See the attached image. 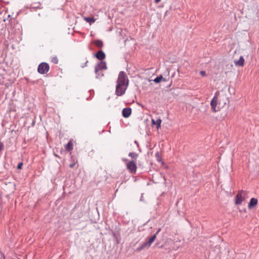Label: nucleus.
<instances>
[{
	"label": "nucleus",
	"instance_id": "f257e3e1",
	"mask_svg": "<svg viewBox=\"0 0 259 259\" xmlns=\"http://www.w3.org/2000/svg\"><path fill=\"white\" fill-rule=\"evenodd\" d=\"M129 84V80L126 73L120 71L116 80L115 94L117 96H122L127 90Z\"/></svg>",
	"mask_w": 259,
	"mask_h": 259
},
{
	"label": "nucleus",
	"instance_id": "f03ea898",
	"mask_svg": "<svg viewBox=\"0 0 259 259\" xmlns=\"http://www.w3.org/2000/svg\"><path fill=\"white\" fill-rule=\"evenodd\" d=\"M246 195V192L243 190L239 191L235 197V203L236 205H240L245 200V197Z\"/></svg>",
	"mask_w": 259,
	"mask_h": 259
},
{
	"label": "nucleus",
	"instance_id": "7ed1b4c3",
	"mask_svg": "<svg viewBox=\"0 0 259 259\" xmlns=\"http://www.w3.org/2000/svg\"><path fill=\"white\" fill-rule=\"evenodd\" d=\"M50 69L49 65L46 62H42L40 63L37 68V71L40 74H46L47 73Z\"/></svg>",
	"mask_w": 259,
	"mask_h": 259
},
{
	"label": "nucleus",
	"instance_id": "20e7f679",
	"mask_svg": "<svg viewBox=\"0 0 259 259\" xmlns=\"http://www.w3.org/2000/svg\"><path fill=\"white\" fill-rule=\"evenodd\" d=\"M107 68L105 61H101L96 64L95 66V73L99 72L103 70H106Z\"/></svg>",
	"mask_w": 259,
	"mask_h": 259
},
{
	"label": "nucleus",
	"instance_id": "39448f33",
	"mask_svg": "<svg viewBox=\"0 0 259 259\" xmlns=\"http://www.w3.org/2000/svg\"><path fill=\"white\" fill-rule=\"evenodd\" d=\"M126 168L131 174H135L137 170V164L133 160L126 163Z\"/></svg>",
	"mask_w": 259,
	"mask_h": 259
},
{
	"label": "nucleus",
	"instance_id": "423d86ee",
	"mask_svg": "<svg viewBox=\"0 0 259 259\" xmlns=\"http://www.w3.org/2000/svg\"><path fill=\"white\" fill-rule=\"evenodd\" d=\"M94 56L101 61H103L106 58L105 53L102 50H99L97 53L95 54Z\"/></svg>",
	"mask_w": 259,
	"mask_h": 259
},
{
	"label": "nucleus",
	"instance_id": "0eeeda50",
	"mask_svg": "<svg viewBox=\"0 0 259 259\" xmlns=\"http://www.w3.org/2000/svg\"><path fill=\"white\" fill-rule=\"evenodd\" d=\"M132 114V108L130 107L124 108L122 110V115L124 118H128Z\"/></svg>",
	"mask_w": 259,
	"mask_h": 259
},
{
	"label": "nucleus",
	"instance_id": "6e6552de",
	"mask_svg": "<svg viewBox=\"0 0 259 259\" xmlns=\"http://www.w3.org/2000/svg\"><path fill=\"white\" fill-rule=\"evenodd\" d=\"M258 200L256 198H251L249 202L248 203V207L249 209H251L254 207H255L257 204Z\"/></svg>",
	"mask_w": 259,
	"mask_h": 259
},
{
	"label": "nucleus",
	"instance_id": "1a4fd4ad",
	"mask_svg": "<svg viewBox=\"0 0 259 259\" xmlns=\"http://www.w3.org/2000/svg\"><path fill=\"white\" fill-rule=\"evenodd\" d=\"M160 229H158L156 232L152 235L150 238H149V240L147 241V242L148 243L149 246H151L152 243L154 242V241L155 240L156 236L158 234V233L160 232Z\"/></svg>",
	"mask_w": 259,
	"mask_h": 259
},
{
	"label": "nucleus",
	"instance_id": "9d476101",
	"mask_svg": "<svg viewBox=\"0 0 259 259\" xmlns=\"http://www.w3.org/2000/svg\"><path fill=\"white\" fill-rule=\"evenodd\" d=\"M244 59L243 56H240L238 60H235L234 63L236 66H243L244 64Z\"/></svg>",
	"mask_w": 259,
	"mask_h": 259
},
{
	"label": "nucleus",
	"instance_id": "9b49d317",
	"mask_svg": "<svg viewBox=\"0 0 259 259\" xmlns=\"http://www.w3.org/2000/svg\"><path fill=\"white\" fill-rule=\"evenodd\" d=\"M217 105V98L214 96L210 102V106H211V109L214 112L217 111V110L215 109Z\"/></svg>",
	"mask_w": 259,
	"mask_h": 259
},
{
	"label": "nucleus",
	"instance_id": "f8f14e48",
	"mask_svg": "<svg viewBox=\"0 0 259 259\" xmlns=\"http://www.w3.org/2000/svg\"><path fill=\"white\" fill-rule=\"evenodd\" d=\"M93 44L99 48H102L104 46V44L101 39H96L93 41Z\"/></svg>",
	"mask_w": 259,
	"mask_h": 259
},
{
	"label": "nucleus",
	"instance_id": "ddd939ff",
	"mask_svg": "<svg viewBox=\"0 0 259 259\" xmlns=\"http://www.w3.org/2000/svg\"><path fill=\"white\" fill-rule=\"evenodd\" d=\"M150 246H149L148 243L146 241L145 242L142 244L140 246L137 248V250L138 251H140L144 249L145 248H149Z\"/></svg>",
	"mask_w": 259,
	"mask_h": 259
},
{
	"label": "nucleus",
	"instance_id": "4468645a",
	"mask_svg": "<svg viewBox=\"0 0 259 259\" xmlns=\"http://www.w3.org/2000/svg\"><path fill=\"white\" fill-rule=\"evenodd\" d=\"M162 120L160 119H158L156 121L154 119H152V123L153 124H156V128L158 130L161 126Z\"/></svg>",
	"mask_w": 259,
	"mask_h": 259
},
{
	"label": "nucleus",
	"instance_id": "2eb2a0df",
	"mask_svg": "<svg viewBox=\"0 0 259 259\" xmlns=\"http://www.w3.org/2000/svg\"><path fill=\"white\" fill-rule=\"evenodd\" d=\"M161 80H163L164 81H166V79L163 78L162 75H160L157 77H156L154 80V82L155 83H159Z\"/></svg>",
	"mask_w": 259,
	"mask_h": 259
},
{
	"label": "nucleus",
	"instance_id": "dca6fc26",
	"mask_svg": "<svg viewBox=\"0 0 259 259\" xmlns=\"http://www.w3.org/2000/svg\"><path fill=\"white\" fill-rule=\"evenodd\" d=\"M65 149L67 151H70L73 149V144L70 141L65 146Z\"/></svg>",
	"mask_w": 259,
	"mask_h": 259
},
{
	"label": "nucleus",
	"instance_id": "f3484780",
	"mask_svg": "<svg viewBox=\"0 0 259 259\" xmlns=\"http://www.w3.org/2000/svg\"><path fill=\"white\" fill-rule=\"evenodd\" d=\"M84 20L90 24L94 23L95 22V19L94 17H85L84 18Z\"/></svg>",
	"mask_w": 259,
	"mask_h": 259
},
{
	"label": "nucleus",
	"instance_id": "a211bd4d",
	"mask_svg": "<svg viewBox=\"0 0 259 259\" xmlns=\"http://www.w3.org/2000/svg\"><path fill=\"white\" fill-rule=\"evenodd\" d=\"M128 156L132 159H136L138 156V154L136 152H130L128 154Z\"/></svg>",
	"mask_w": 259,
	"mask_h": 259
},
{
	"label": "nucleus",
	"instance_id": "6ab92c4d",
	"mask_svg": "<svg viewBox=\"0 0 259 259\" xmlns=\"http://www.w3.org/2000/svg\"><path fill=\"white\" fill-rule=\"evenodd\" d=\"M112 235L114 239H115L117 238H119L120 233H119V231H117V232H112Z\"/></svg>",
	"mask_w": 259,
	"mask_h": 259
},
{
	"label": "nucleus",
	"instance_id": "aec40b11",
	"mask_svg": "<svg viewBox=\"0 0 259 259\" xmlns=\"http://www.w3.org/2000/svg\"><path fill=\"white\" fill-rule=\"evenodd\" d=\"M95 74H96V78L100 79L104 76V74L101 71L95 73Z\"/></svg>",
	"mask_w": 259,
	"mask_h": 259
},
{
	"label": "nucleus",
	"instance_id": "412c9836",
	"mask_svg": "<svg viewBox=\"0 0 259 259\" xmlns=\"http://www.w3.org/2000/svg\"><path fill=\"white\" fill-rule=\"evenodd\" d=\"M51 62L55 64H57L58 63V59L56 56L53 57L51 59Z\"/></svg>",
	"mask_w": 259,
	"mask_h": 259
},
{
	"label": "nucleus",
	"instance_id": "4be33fe9",
	"mask_svg": "<svg viewBox=\"0 0 259 259\" xmlns=\"http://www.w3.org/2000/svg\"><path fill=\"white\" fill-rule=\"evenodd\" d=\"M23 165V162H20V163H19V164H18V165H17V168L18 169H22V167Z\"/></svg>",
	"mask_w": 259,
	"mask_h": 259
},
{
	"label": "nucleus",
	"instance_id": "5701e85b",
	"mask_svg": "<svg viewBox=\"0 0 259 259\" xmlns=\"http://www.w3.org/2000/svg\"><path fill=\"white\" fill-rule=\"evenodd\" d=\"M88 62H89V61L88 60H87L84 63L81 65V67L84 68V67H86L87 66V64L88 63Z\"/></svg>",
	"mask_w": 259,
	"mask_h": 259
},
{
	"label": "nucleus",
	"instance_id": "b1692460",
	"mask_svg": "<svg viewBox=\"0 0 259 259\" xmlns=\"http://www.w3.org/2000/svg\"><path fill=\"white\" fill-rule=\"evenodd\" d=\"M200 75H201V76H205V75H206L205 71H201L200 72Z\"/></svg>",
	"mask_w": 259,
	"mask_h": 259
},
{
	"label": "nucleus",
	"instance_id": "393cba45",
	"mask_svg": "<svg viewBox=\"0 0 259 259\" xmlns=\"http://www.w3.org/2000/svg\"><path fill=\"white\" fill-rule=\"evenodd\" d=\"M116 240V243L118 244L119 243L120 240V237L119 236V238H117L115 239Z\"/></svg>",
	"mask_w": 259,
	"mask_h": 259
},
{
	"label": "nucleus",
	"instance_id": "a878e982",
	"mask_svg": "<svg viewBox=\"0 0 259 259\" xmlns=\"http://www.w3.org/2000/svg\"><path fill=\"white\" fill-rule=\"evenodd\" d=\"M75 165V163H70L69 164V167L71 168H73Z\"/></svg>",
	"mask_w": 259,
	"mask_h": 259
},
{
	"label": "nucleus",
	"instance_id": "bb28decb",
	"mask_svg": "<svg viewBox=\"0 0 259 259\" xmlns=\"http://www.w3.org/2000/svg\"><path fill=\"white\" fill-rule=\"evenodd\" d=\"M3 148V143H1L0 144V151L2 150Z\"/></svg>",
	"mask_w": 259,
	"mask_h": 259
},
{
	"label": "nucleus",
	"instance_id": "cd10ccee",
	"mask_svg": "<svg viewBox=\"0 0 259 259\" xmlns=\"http://www.w3.org/2000/svg\"><path fill=\"white\" fill-rule=\"evenodd\" d=\"M160 1H161V0H154V2H155L156 4H158V3H159Z\"/></svg>",
	"mask_w": 259,
	"mask_h": 259
},
{
	"label": "nucleus",
	"instance_id": "c85d7f7f",
	"mask_svg": "<svg viewBox=\"0 0 259 259\" xmlns=\"http://www.w3.org/2000/svg\"><path fill=\"white\" fill-rule=\"evenodd\" d=\"M134 142L135 144H136L138 146H139V143L136 140H135Z\"/></svg>",
	"mask_w": 259,
	"mask_h": 259
},
{
	"label": "nucleus",
	"instance_id": "c756f323",
	"mask_svg": "<svg viewBox=\"0 0 259 259\" xmlns=\"http://www.w3.org/2000/svg\"><path fill=\"white\" fill-rule=\"evenodd\" d=\"M35 121H33L32 123V125L33 126L35 124Z\"/></svg>",
	"mask_w": 259,
	"mask_h": 259
},
{
	"label": "nucleus",
	"instance_id": "7c9ffc66",
	"mask_svg": "<svg viewBox=\"0 0 259 259\" xmlns=\"http://www.w3.org/2000/svg\"><path fill=\"white\" fill-rule=\"evenodd\" d=\"M122 160L125 161H127V160L126 159H122Z\"/></svg>",
	"mask_w": 259,
	"mask_h": 259
},
{
	"label": "nucleus",
	"instance_id": "2f4dec72",
	"mask_svg": "<svg viewBox=\"0 0 259 259\" xmlns=\"http://www.w3.org/2000/svg\"><path fill=\"white\" fill-rule=\"evenodd\" d=\"M156 156L158 155H159L158 153H157L156 154Z\"/></svg>",
	"mask_w": 259,
	"mask_h": 259
},
{
	"label": "nucleus",
	"instance_id": "473e14b6",
	"mask_svg": "<svg viewBox=\"0 0 259 259\" xmlns=\"http://www.w3.org/2000/svg\"><path fill=\"white\" fill-rule=\"evenodd\" d=\"M3 256H4V259H5V255H4V254L3 255Z\"/></svg>",
	"mask_w": 259,
	"mask_h": 259
}]
</instances>
